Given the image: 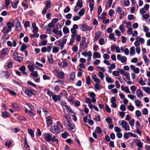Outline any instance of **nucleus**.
Returning <instances> with one entry per match:
<instances>
[{
  "instance_id": "f257e3e1",
  "label": "nucleus",
  "mask_w": 150,
  "mask_h": 150,
  "mask_svg": "<svg viewBox=\"0 0 150 150\" xmlns=\"http://www.w3.org/2000/svg\"><path fill=\"white\" fill-rule=\"evenodd\" d=\"M13 26V24L10 22L7 23L6 25L5 26L3 30L4 33H7L11 30L12 27Z\"/></svg>"
},
{
  "instance_id": "f03ea898",
  "label": "nucleus",
  "mask_w": 150,
  "mask_h": 150,
  "mask_svg": "<svg viewBox=\"0 0 150 150\" xmlns=\"http://www.w3.org/2000/svg\"><path fill=\"white\" fill-rule=\"evenodd\" d=\"M50 131L53 134H57L60 132L61 129L57 125H55L51 127Z\"/></svg>"
},
{
  "instance_id": "7ed1b4c3",
  "label": "nucleus",
  "mask_w": 150,
  "mask_h": 150,
  "mask_svg": "<svg viewBox=\"0 0 150 150\" xmlns=\"http://www.w3.org/2000/svg\"><path fill=\"white\" fill-rule=\"evenodd\" d=\"M115 11L116 14H118L120 15L119 18L122 19L124 16L125 12L122 11V8L120 6H118L115 9Z\"/></svg>"
},
{
  "instance_id": "20e7f679",
  "label": "nucleus",
  "mask_w": 150,
  "mask_h": 150,
  "mask_svg": "<svg viewBox=\"0 0 150 150\" xmlns=\"http://www.w3.org/2000/svg\"><path fill=\"white\" fill-rule=\"evenodd\" d=\"M119 123L121 126L122 128L126 131L130 130L129 125L127 122L124 120L120 121Z\"/></svg>"
},
{
  "instance_id": "39448f33",
  "label": "nucleus",
  "mask_w": 150,
  "mask_h": 150,
  "mask_svg": "<svg viewBox=\"0 0 150 150\" xmlns=\"http://www.w3.org/2000/svg\"><path fill=\"white\" fill-rule=\"evenodd\" d=\"M25 93L28 97H31L32 95L36 93V91L32 90L30 88H27L24 91Z\"/></svg>"
},
{
  "instance_id": "423d86ee",
  "label": "nucleus",
  "mask_w": 150,
  "mask_h": 150,
  "mask_svg": "<svg viewBox=\"0 0 150 150\" xmlns=\"http://www.w3.org/2000/svg\"><path fill=\"white\" fill-rule=\"evenodd\" d=\"M52 32L53 33L56 34V36H54L56 38L58 39L62 35V33L61 31L59 30L56 28H53Z\"/></svg>"
},
{
  "instance_id": "0eeeda50",
  "label": "nucleus",
  "mask_w": 150,
  "mask_h": 150,
  "mask_svg": "<svg viewBox=\"0 0 150 150\" xmlns=\"http://www.w3.org/2000/svg\"><path fill=\"white\" fill-rule=\"evenodd\" d=\"M42 136L45 140L49 142L51 140L52 135L50 133H45L43 134Z\"/></svg>"
},
{
  "instance_id": "6e6552de",
  "label": "nucleus",
  "mask_w": 150,
  "mask_h": 150,
  "mask_svg": "<svg viewBox=\"0 0 150 150\" xmlns=\"http://www.w3.org/2000/svg\"><path fill=\"white\" fill-rule=\"evenodd\" d=\"M52 47V44H51L49 46H47V47H42L41 49V52L44 53L46 52H49L51 51Z\"/></svg>"
},
{
  "instance_id": "1a4fd4ad",
  "label": "nucleus",
  "mask_w": 150,
  "mask_h": 150,
  "mask_svg": "<svg viewBox=\"0 0 150 150\" xmlns=\"http://www.w3.org/2000/svg\"><path fill=\"white\" fill-rule=\"evenodd\" d=\"M46 124L47 127H49L52 124V117L51 116H46Z\"/></svg>"
},
{
  "instance_id": "9d476101",
  "label": "nucleus",
  "mask_w": 150,
  "mask_h": 150,
  "mask_svg": "<svg viewBox=\"0 0 150 150\" xmlns=\"http://www.w3.org/2000/svg\"><path fill=\"white\" fill-rule=\"evenodd\" d=\"M80 29L82 31H86L92 30V28L91 26H89L87 25L83 24L81 25Z\"/></svg>"
},
{
  "instance_id": "9b49d317",
  "label": "nucleus",
  "mask_w": 150,
  "mask_h": 150,
  "mask_svg": "<svg viewBox=\"0 0 150 150\" xmlns=\"http://www.w3.org/2000/svg\"><path fill=\"white\" fill-rule=\"evenodd\" d=\"M117 59L119 61H120L122 63H125L127 60V58L125 56L121 57V55L120 54L117 55Z\"/></svg>"
},
{
  "instance_id": "f8f14e48",
  "label": "nucleus",
  "mask_w": 150,
  "mask_h": 150,
  "mask_svg": "<svg viewBox=\"0 0 150 150\" xmlns=\"http://www.w3.org/2000/svg\"><path fill=\"white\" fill-rule=\"evenodd\" d=\"M130 67L131 71H133L134 73L138 74L139 73V69L137 67L135 68L133 65H130Z\"/></svg>"
},
{
  "instance_id": "ddd939ff",
  "label": "nucleus",
  "mask_w": 150,
  "mask_h": 150,
  "mask_svg": "<svg viewBox=\"0 0 150 150\" xmlns=\"http://www.w3.org/2000/svg\"><path fill=\"white\" fill-rule=\"evenodd\" d=\"M61 96L59 95H56L55 94L52 97L53 100L55 103L57 102L58 100L60 101L61 100Z\"/></svg>"
},
{
  "instance_id": "4468645a",
  "label": "nucleus",
  "mask_w": 150,
  "mask_h": 150,
  "mask_svg": "<svg viewBox=\"0 0 150 150\" xmlns=\"http://www.w3.org/2000/svg\"><path fill=\"white\" fill-rule=\"evenodd\" d=\"M136 94L137 97L139 98H142L144 96L142 91L140 89L137 90Z\"/></svg>"
},
{
  "instance_id": "2eb2a0df",
  "label": "nucleus",
  "mask_w": 150,
  "mask_h": 150,
  "mask_svg": "<svg viewBox=\"0 0 150 150\" xmlns=\"http://www.w3.org/2000/svg\"><path fill=\"white\" fill-rule=\"evenodd\" d=\"M121 89L122 91H125L127 93H130V92L129 91V89L127 87H125L124 86L122 85L121 86Z\"/></svg>"
},
{
  "instance_id": "dca6fc26",
  "label": "nucleus",
  "mask_w": 150,
  "mask_h": 150,
  "mask_svg": "<svg viewBox=\"0 0 150 150\" xmlns=\"http://www.w3.org/2000/svg\"><path fill=\"white\" fill-rule=\"evenodd\" d=\"M94 1V0H90L89 1V7L90 8V11H92L93 9V7Z\"/></svg>"
},
{
  "instance_id": "f3484780",
  "label": "nucleus",
  "mask_w": 150,
  "mask_h": 150,
  "mask_svg": "<svg viewBox=\"0 0 150 150\" xmlns=\"http://www.w3.org/2000/svg\"><path fill=\"white\" fill-rule=\"evenodd\" d=\"M19 69L22 72L23 74L26 75L27 74V72L25 71V67L24 66H22L21 67L19 68Z\"/></svg>"
},
{
  "instance_id": "a211bd4d",
  "label": "nucleus",
  "mask_w": 150,
  "mask_h": 150,
  "mask_svg": "<svg viewBox=\"0 0 150 150\" xmlns=\"http://www.w3.org/2000/svg\"><path fill=\"white\" fill-rule=\"evenodd\" d=\"M81 54L85 57L86 56L91 57L92 56V53L91 51L88 52H83L81 53Z\"/></svg>"
},
{
  "instance_id": "6ab92c4d",
  "label": "nucleus",
  "mask_w": 150,
  "mask_h": 150,
  "mask_svg": "<svg viewBox=\"0 0 150 150\" xmlns=\"http://www.w3.org/2000/svg\"><path fill=\"white\" fill-rule=\"evenodd\" d=\"M93 57L94 59L96 58H100L101 57L100 54L98 52H95L93 54Z\"/></svg>"
},
{
  "instance_id": "aec40b11",
  "label": "nucleus",
  "mask_w": 150,
  "mask_h": 150,
  "mask_svg": "<svg viewBox=\"0 0 150 150\" xmlns=\"http://www.w3.org/2000/svg\"><path fill=\"white\" fill-rule=\"evenodd\" d=\"M5 56L9 52V50L8 48H4L3 49L0 51Z\"/></svg>"
},
{
  "instance_id": "412c9836",
  "label": "nucleus",
  "mask_w": 150,
  "mask_h": 150,
  "mask_svg": "<svg viewBox=\"0 0 150 150\" xmlns=\"http://www.w3.org/2000/svg\"><path fill=\"white\" fill-rule=\"evenodd\" d=\"M142 88L147 94H150V87H142Z\"/></svg>"
},
{
  "instance_id": "4be33fe9",
  "label": "nucleus",
  "mask_w": 150,
  "mask_h": 150,
  "mask_svg": "<svg viewBox=\"0 0 150 150\" xmlns=\"http://www.w3.org/2000/svg\"><path fill=\"white\" fill-rule=\"evenodd\" d=\"M45 7L47 9L50 8L51 6V2L50 1L47 0L45 2Z\"/></svg>"
},
{
  "instance_id": "5701e85b",
  "label": "nucleus",
  "mask_w": 150,
  "mask_h": 150,
  "mask_svg": "<svg viewBox=\"0 0 150 150\" xmlns=\"http://www.w3.org/2000/svg\"><path fill=\"white\" fill-rule=\"evenodd\" d=\"M92 79L94 81L98 83H100V80L97 78V76L96 75H94L92 76Z\"/></svg>"
},
{
  "instance_id": "b1692460",
  "label": "nucleus",
  "mask_w": 150,
  "mask_h": 150,
  "mask_svg": "<svg viewBox=\"0 0 150 150\" xmlns=\"http://www.w3.org/2000/svg\"><path fill=\"white\" fill-rule=\"evenodd\" d=\"M59 47L54 46L52 48V52L54 53H56L59 52Z\"/></svg>"
},
{
  "instance_id": "393cba45",
  "label": "nucleus",
  "mask_w": 150,
  "mask_h": 150,
  "mask_svg": "<svg viewBox=\"0 0 150 150\" xmlns=\"http://www.w3.org/2000/svg\"><path fill=\"white\" fill-rule=\"evenodd\" d=\"M67 125L69 127L70 129H73L75 128V126L74 123H71L70 121L67 122Z\"/></svg>"
},
{
  "instance_id": "a878e982",
  "label": "nucleus",
  "mask_w": 150,
  "mask_h": 150,
  "mask_svg": "<svg viewBox=\"0 0 150 150\" xmlns=\"http://www.w3.org/2000/svg\"><path fill=\"white\" fill-rule=\"evenodd\" d=\"M143 58L145 63V64L147 66L148 65L149 60V59L147 58V57L145 55L143 54Z\"/></svg>"
},
{
  "instance_id": "bb28decb",
  "label": "nucleus",
  "mask_w": 150,
  "mask_h": 150,
  "mask_svg": "<svg viewBox=\"0 0 150 150\" xmlns=\"http://www.w3.org/2000/svg\"><path fill=\"white\" fill-rule=\"evenodd\" d=\"M64 106L67 109V111L68 112L70 113L71 114L73 113V112H74L68 105L65 104L64 105Z\"/></svg>"
},
{
  "instance_id": "cd10ccee",
  "label": "nucleus",
  "mask_w": 150,
  "mask_h": 150,
  "mask_svg": "<svg viewBox=\"0 0 150 150\" xmlns=\"http://www.w3.org/2000/svg\"><path fill=\"white\" fill-rule=\"evenodd\" d=\"M57 75L58 77L60 79H63L64 77V74L63 72H59Z\"/></svg>"
},
{
  "instance_id": "c85d7f7f",
  "label": "nucleus",
  "mask_w": 150,
  "mask_h": 150,
  "mask_svg": "<svg viewBox=\"0 0 150 150\" xmlns=\"http://www.w3.org/2000/svg\"><path fill=\"white\" fill-rule=\"evenodd\" d=\"M138 140V142L136 143V145L139 148H143V143L140 140H138V139H137Z\"/></svg>"
},
{
  "instance_id": "c756f323",
  "label": "nucleus",
  "mask_w": 150,
  "mask_h": 150,
  "mask_svg": "<svg viewBox=\"0 0 150 150\" xmlns=\"http://www.w3.org/2000/svg\"><path fill=\"white\" fill-rule=\"evenodd\" d=\"M23 58L21 56H18L15 57L14 58V59L17 61L19 62H21L23 60Z\"/></svg>"
},
{
  "instance_id": "7c9ffc66",
  "label": "nucleus",
  "mask_w": 150,
  "mask_h": 150,
  "mask_svg": "<svg viewBox=\"0 0 150 150\" xmlns=\"http://www.w3.org/2000/svg\"><path fill=\"white\" fill-rule=\"evenodd\" d=\"M109 38L110 40H113L114 41H115L116 40V38L114 37V35L113 33L110 34Z\"/></svg>"
},
{
  "instance_id": "2f4dec72",
  "label": "nucleus",
  "mask_w": 150,
  "mask_h": 150,
  "mask_svg": "<svg viewBox=\"0 0 150 150\" xmlns=\"http://www.w3.org/2000/svg\"><path fill=\"white\" fill-rule=\"evenodd\" d=\"M98 75L100 78L101 80L103 81V80L104 78V74L101 71H99L98 72Z\"/></svg>"
},
{
  "instance_id": "473e14b6",
  "label": "nucleus",
  "mask_w": 150,
  "mask_h": 150,
  "mask_svg": "<svg viewBox=\"0 0 150 150\" xmlns=\"http://www.w3.org/2000/svg\"><path fill=\"white\" fill-rule=\"evenodd\" d=\"M31 75L33 77L35 78H37L39 76V75L38 74V72L37 71H32L31 73Z\"/></svg>"
},
{
  "instance_id": "72a5a7b5",
  "label": "nucleus",
  "mask_w": 150,
  "mask_h": 150,
  "mask_svg": "<svg viewBox=\"0 0 150 150\" xmlns=\"http://www.w3.org/2000/svg\"><path fill=\"white\" fill-rule=\"evenodd\" d=\"M19 2V1L18 0L14 2L11 3V6L12 7L14 8H16L17 7V5Z\"/></svg>"
},
{
  "instance_id": "f704fd0d",
  "label": "nucleus",
  "mask_w": 150,
  "mask_h": 150,
  "mask_svg": "<svg viewBox=\"0 0 150 150\" xmlns=\"http://www.w3.org/2000/svg\"><path fill=\"white\" fill-rule=\"evenodd\" d=\"M63 31L64 33L65 34H68L69 32V28L65 26H64L63 28Z\"/></svg>"
},
{
  "instance_id": "c9c22d12",
  "label": "nucleus",
  "mask_w": 150,
  "mask_h": 150,
  "mask_svg": "<svg viewBox=\"0 0 150 150\" xmlns=\"http://www.w3.org/2000/svg\"><path fill=\"white\" fill-rule=\"evenodd\" d=\"M118 70L121 74L124 76L128 73L121 69H118Z\"/></svg>"
},
{
  "instance_id": "e433bc0d",
  "label": "nucleus",
  "mask_w": 150,
  "mask_h": 150,
  "mask_svg": "<svg viewBox=\"0 0 150 150\" xmlns=\"http://www.w3.org/2000/svg\"><path fill=\"white\" fill-rule=\"evenodd\" d=\"M43 108L41 106H38L37 108V111L40 115H41V111L43 110Z\"/></svg>"
},
{
  "instance_id": "4c0bfd02",
  "label": "nucleus",
  "mask_w": 150,
  "mask_h": 150,
  "mask_svg": "<svg viewBox=\"0 0 150 150\" xmlns=\"http://www.w3.org/2000/svg\"><path fill=\"white\" fill-rule=\"evenodd\" d=\"M9 116V115L7 111H4L2 112V116L4 118H6Z\"/></svg>"
},
{
  "instance_id": "58836bf2",
  "label": "nucleus",
  "mask_w": 150,
  "mask_h": 150,
  "mask_svg": "<svg viewBox=\"0 0 150 150\" xmlns=\"http://www.w3.org/2000/svg\"><path fill=\"white\" fill-rule=\"evenodd\" d=\"M71 31L72 33V34L71 35V38H74V36L76 34V30L74 29H73V28H71Z\"/></svg>"
},
{
  "instance_id": "ea45409f",
  "label": "nucleus",
  "mask_w": 150,
  "mask_h": 150,
  "mask_svg": "<svg viewBox=\"0 0 150 150\" xmlns=\"http://www.w3.org/2000/svg\"><path fill=\"white\" fill-rule=\"evenodd\" d=\"M28 132L31 137H34V132L31 129H29L28 130Z\"/></svg>"
},
{
  "instance_id": "a19ab883",
  "label": "nucleus",
  "mask_w": 150,
  "mask_h": 150,
  "mask_svg": "<svg viewBox=\"0 0 150 150\" xmlns=\"http://www.w3.org/2000/svg\"><path fill=\"white\" fill-rule=\"evenodd\" d=\"M135 48L134 47H132L130 48V54L131 55H133L135 54Z\"/></svg>"
},
{
  "instance_id": "79ce46f5",
  "label": "nucleus",
  "mask_w": 150,
  "mask_h": 150,
  "mask_svg": "<svg viewBox=\"0 0 150 150\" xmlns=\"http://www.w3.org/2000/svg\"><path fill=\"white\" fill-rule=\"evenodd\" d=\"M33 67H35L34 64H32V65H28V68L30 71L32 72L34 71Z\"/></svg>"
},
{
  "instance_id": "37998d69",
  "label": "nucleus",
  "mask_w": 150,
  "mask_h": 150,
  "mask_svg": "<svg viewBox=\"0 0 150 150\" xmlns=\"http://www.w3.org/2000/svg\"><path fill=\"white\" fill-rule=\"evenodd\" d=\"M85 11V9L84 8H82L78 12V14L79 16H81L84 14Z\"/></svg>"
},
{
  "instance_id": "c03bdc74",
  "label": "nucleus",
  "mask_w": 150,
  "mask_h": 150,
  "mask_svg": "<svg viewBox=\"0 0 150 150\" xmlns=\"http://www.w3.org/2000/svg\"><path fill=\"white\" fill-rule=\"evenodd\" d=\"M81 1V0H78L76 4V6L79 8L82 7V3Z\"/></svg>"
},
{
  "instance_id": "a18cd8bd",
  "label": "nucleus",
  "mask_w": 150,
  "mask_h": 150,
  "mask_svg": "<svg viewBox=\"0 0 150 150\" xmlns=\"http://www.w3.org/2000/svg\"><path fill=\"white\" fill-rule=\"evenodd\" d=\"M106 80L108 83H113V81L112 79L109 77H106Z\"/></svg>"
},
{
  "instance_id": "49530a36",
  "label": "nucleus",
  "mask_w": 150,
  "mask_h": 150,
  "mask_svg": "<svg viewBox=\"0 0 150 150\" xmlns=\"http://www.w3.org/2000/svg\"><path fill=\"white\" fill-rule=\"evenodd\" d=\"M64 117L67 120V122L70 121L71 118L67 114H64Z\"/></svg>"
},
{
  "instance_id": "de8ad7c7",
  "label": "nucleus",
  "mask_w": 150,
  "mask_h": 150,
  "mask_svg": "<svg viewBox=\"0 0 150 150\" xmlns=\"http://www.w3.org/2000/svg\"><path fill=\"white\" fill-rule=\"evenodd\" d=\"M5 145L8 147H9L12 145V143L11 141H6L5 143Z\"/></svg>"
},
{
  "instance_id": "09e8293b",
  "label": "nucleus",
  "mask_w": 150,
  "mask_h": 150,
  "mask_svg": "<svg viewBox=\"0 0 150 150\" xmlns=\"http://www.w3.org/2000/svg\"><path fill=\"white\" fill-rule=\"evenodd\" d=\"M105 120L107 123L108 124L111 123L112 122V119L109 117H106Z\"/></svg>"
},
{
  "instance_id": "8fccbe9b",
  "label": "nucleus",
  "mask_w": 150,
  "mask_h": 150,
  "mask_svg": "<svg viewBox=\"0 0 150 150\" xmlns=\"http://www.w3.org/2000/svg\"><path fill=\"white\" fill-rule=\"evenodd\" d=\"M88 94L90 97L92 98H94L96 96L95 93L93 92H89L88 93Z\"/></svg>"
},
{
  "instance_id": "3c124183",
  "label": "nucleus",
  "mask_w": 150,
  "mask_h": 150,
  "mask_svg": "<svg viewBox=\"0 0 150 150\" xmlns=\"http://www.w3.org/2000/svg\"><path fill=\"white\" fill-rule=\"evenodd\" d=\"M102 11L101 7L100 6H99L98 8V18H100L99 17V15L101 13V12Z\"/></svg>"
},
{
  "instance_id": "603ef678",
  "label": "nucleus",
  "mask_w": 150,
  "mask_h": 150,
  "mask_svg": "<svg viewBox=\"0 0 150 150\" xmlns=\"http://www.w3.org/2000/svg\"><path fill=\"white\" fill-rule=\"evenodd\" d=\"M22 5L24 9H26L28 8V4L26 3H25L24 2H23L22 3Z\"/></svg>"
},
{
  "instance_id": "864d4df0",
  "label": "nucleus",
  "mask_w": 150,
  "mask_h": 150,
  "mask_svg": "<svg viewBox=\"0 0 150 150\" xmlns=\"http://www.w3.org/2000/svg\"><path fill=\"white\" fill-rule=\"evenodd\" d=\"M114 11L113 9L110 10L108 12L109 15L111 17L114 14Z\"/></svg>"
},
{
  "instance_id": "5fc2aeb1",
  "label": "nucleus",
  "mask_w": 150,
  "mask_h": 150,
  "mask_svg": "<svg viewBox=\"0 0 150 150\" xmlns=\"http://www.w3.org/2000/svg\"><path fill=\"white\" fill-rule=\"evenodd\" d=\"M7 91L12 96H15L16 94V93L14 92L13 91L11 90H10L9 89H7Z\"/></svg>"
},
{
  "instance_id": "6e6d98bb",
  "label": "nucleus",
  "mask_w": 150,
  "mask_h": 150,
  "mask_svg": "<svg viewBox=\"0 0 150 150\" xmlns=\"http://www.w3.org/2000/svg\"><path fill=\"white\" fill-rule=\"evenodd\" d=\"M76 37V40L77 41H79L81 40V36L80 35L76 34L74 36V37Z\"/></svg>"
},
{
  "instance_id": "4d7b16f0",
  "label": "nucleus",
  "mask_w": 150,
  "mask_h": 150,
  "mask_svg": "<svg viewBox=\"0 0 150 150\" xmlns=\"http://www.w3.org/2000/svg\"><path fill=\"white\" fill-rule=\"evenodd\" d=\"M70 10L69 7L68 6H67L66 8L64 9V12L65 13H67L69 12Z\"/></svg>"
},
{
  "instance_id": "13d9d810",
  "label": "nucleus",
  "mask_w": 150,
  "mask_h": 150,
  "mask_svg": "<svg viewBox=\"0 0 150 150\" xmlns=\"http://www.w3.org/2000/svg\"><path fill=\"white\" fill-rule=\"evenodd\" d=\"M134 102L135 103L137 107H139L140 106L141 103V102L139 100H135L134 101Z\"/></svg>"
},
{
  "instance_id": "bf43d9fd",
  "label": "nucleus",
  "mask_w": 150,
  "mask_h": 150,
  "mask_svg": "<svg viewBox=\"0 0 150 150\" xmlns=\"http://www.w3.org/2000/svg\"><path fill=\"white\" fill-rule=\"evenodd\" d=\"M25 142H24V146L25 148H29V146L27 142V140L26 138H25L24 139Z\"/></svg>"
},
{
  "instance_id": "052dcab7",
  "label": "nucleus",
  "mask_w": 150,
  "mask_h": 150,
  "mask_svg": "<svg viewBox=\"0 0 150 150\" xmlns=\"http://www.w3.org/2000/svg\"><path fill=\"white\" fill-rule=\"evenodd\" d=\"M86 83L88 85L91 84V79L90 76H88L86 78Z\"/></svg>"
},
{
  "instance_id": "680f3d73",
  "label": "nucleus",
  "mask_w": 150,
  "mask_h": 150,
  "mask_svg": "<svg viewBox=\"0 0 150 150\" xmlns=\"http://www.w3.org/2000/svg\"><path fill=\"white\" fill-rule=\"evenodd\" d=\"M70 115H71L72 117V119L74 120V121H76L77 120V117H76L75 115V113L74 112H73V113L70 114Z\"/></svg>"
},
{
  "instance_id": "e2e57ef3",
  "label": "nucleus",
  "mask_w": 150,
  "mask_h": 150,
  "mask_svg": "<svg viewBox=\"0 0 150 150\" xmlns=\"http://www.w3.org/2000/svg\"><path fill=\"white\" fill-rule=\"evenodd\" d=\"M95 132L98 133H100L101 132V129L99 127H97L95 131Z\"/></svg>"
},
{
  "instance_id": "0e129e2a",
  "label": "nucleus",
  "mask_w": 150,
  "mask_h": 150,
  "mask_svg": "<svg viewBox=\"0 0 150 150\" xmlns=\"http://www.w3.org/2000/svg\"><path fill=\"white\" fill-rule=\"evenodd\" d=\"M99 44L101 45H103L104 43V40L103 38H100L99 40Z\"/></svg>"
},
{
  "instance_id": "69168bd1",
  "label": "nucleus",
  "mask_w": 150,
  "mask_h": 150,
  "mask_svg": "<svg viewBox=\"0 0 150 150\" xmlns=\"http://www.w3.org/2000/svg\"><path fill=\"white\" fill-rule=\"evenodd\" d=\"M119 70L118 71H114L112 72V75L115 76H117L119 75Z\"/></svg>"
},
{
  "instance_id": "338daca9",
  "label": "nucleus",
  "mask_w": 150,
  "mask_h": 150,
  "mask_svg": "<svg viewBox=\"0 0 150 150\" xmlns=\"http://www.w3.org/2000/svg\"><path fill=\"white\" fill-rule=\"evenodd\" d=\"M135 126L136 129L141 127V125L138 121H137L135 122Z\"/></svg>"
},
{
  "instance_id": "774afa93",
  "label": "nucleus",
  "mask_w": 150,
  "mask_h": 150,
  "mask_svg": "<svg viewBox=\"0 0 150 150\" xmlns=\"http://www.w3.org/2000/svg\"><path fill=\"white\" fill-rule=\"evenodd\" d=\"M12 106L15 109H18L19 107V106L16 103H11Z\"/></svg>"
}]
</instances>
